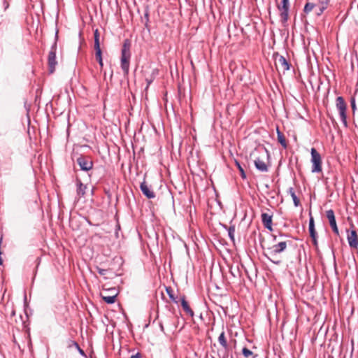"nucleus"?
Masks as SVG:
<instances>
[{"instance_id": "1", "label": "nucleus", "mask_w": 358, "mask_h": 358, "mask_svg": "<svg viewBox=\"0 0 358 358\" xmlns=\"http://www.w3.org/2000/svg\"><path fill=\"white\" fill-rule=\"evenodd\" d=\"M330 0H307L303 8L306 14L311 12L317 16H320L323 12L327 8Z\"/></svg>"}, {"instance_id": "2", "label": "nucleus", "mask_w": 358, "mask_h": 358, "mask_svg": "<svg viewBox=\"0 0 358 358\" xmlns=\"http://www.w3.org/2000/svg\"><path fill=\"white\" fill-rule=\"evenodd\" d=\"M255 153L258 154V156H255L254 160L256 168L262 172H267L268 169L266 161L268 160L269 157L268 151L264 148H259L255 150L253 155H255Z\"/></svg>"}, {"instance_id": "3", "label": "nucleus", "mask_w": 358, "mask_h": 358, "mask_svg": "<svg viewBox=\"0 0 358 358\" xmlns=\"http://www.w3.org/2000/svg\"><path fill=\"white\" fill-rule=\"evenodd\" d=\"M58 31H56L54 42L51 45L48 55V69L50 74L55 71L57 61L56 60V53L57 50Z\"/></svg>"}, {"instance_id": "4", "label": "nucleus", "mask_w": 358, "mask_h": 358, "mask_svg": "<svg viewBox=\"0 0 358 358\" xmlns=\"http://www.w3.org/2000/svg\"><path fill=\"white\" fill-rule=\"evenodd\" d=\"M130 47V41L128 39L124 40L122 48L121 67L125 75L128 74L129 69V60L131 57Z\"/></svg>"}, {"instance_id": "5", "label": "nucleus", "mask_w": 358, "mask_h": 358, "mask_svg": "<svg viewBox=\"0 0 358 358\" xmlns=\"http://www.w3.org/2000/svg\"><path fill=\"white\" fill-rule=\"evenodd\" d=\"M288 243H290L291 241H282L275 243L271 246L267 247L266 248H265L266 255L268 258H275L277 256V255L283 252L287 248Z\"/></svg>"}, {"instance_id": "6", "label": "nucleus", "mask_w": 358, "mask_h": 358, "mask_svg": "<svg viewBox=\"0 0 358 358\" xmlns=\"http://www.w3.org/2000/svg\"><path fill=\"white\" fill-rule=\"evenodd\" d=\"M118 294L119 291L116 287L106 288L103 285V291L100 293V295L106 303L112 304L116 301Z\"/></svg>"}, {"instance_id": "7", "label": "nucleus", "mask_w": 358, "mask_h": 358, "mask_svg": "<svg viewBox=\"0 0 358 358\" xmlns=\"http://www.w3.org/2000/svg\"><path fill=\"white\" fill-rule=\"evenodd\" d=\"M311 162L313 164L312 172L313 173H320L322 171V157L320 154L314 148H311Z\"/></svg>"}, {"instance_id": "8", "label": "nucleus", "mask_w": 358, "mask_h": 358, "mask_svg": "<svg viewBox=\"0 0 358 358\" xmlns=\"http://www.w3.org/2000/svg\"><path fill=\"white\" fill-rule=\"evenodd\" d=\"M336 106L337 109L339 111V114H340L341 120H342L344 126L345 127H348L347 115H346L347 105L342 96H338L336 98Z\"/></svg>"}, {"instance_id": "9", "label": "nucleus", "mask_w": 358, "mask_h": 358, "mask_svg": "<svg viewBox=\"0 0 358 358\" xmlns=\"http://www.w3.org/2000/svg\"><path fill=\"white\" fill-rule=\"evenodd\" d=\"M280 13L281 22L285 23L289 19V0H282L280 4L277 6Z\"/></svg>"}, {"instance_id": "10", "label": "nucleus", "mask_w": 358, "mask_h": 358, "mask_svg": "<svg viewBox=\"0 0 358 358\" xmlns=\"http://www.w3.org/2000/svg\"><path fill=\"white\" fill-rule=\"evenodd\" d=\"M99 33L98 29H96L94 33V50H95V56L96 60L99 62V64L101 67L103 66V60L101 57V50L100 48V41H99Z\"/></svg>"}, {"instance_id": "11", "label": "nucleus", "mask_w": 358, "mask_h": 358, "mask_svg": "<svg viewBox=\"0 0 358 358\" xmlns=\"http://www.w3.org/2000/svg\"><path fill=\"white\" fill-rule=\"evenodd\" d=\"M275 64L279 72L285 73L289 69V64L283 56L277 55L275 57Z\"/></svg>"}, {"instance_id": "12", "label": "nucleus", "mask_w": 358, "mask_h": 358, "mask_svg": "<svg viewBox=\"0 0 358 358\" xmlns=\"http://www.w3.org/2000/svg\"><path fill=\"white\" fill-rule=\"evenodd\" d=\"M326 215H327V217L329 222V224L331 226V227L332 228L334 232L336 234V235H338L339 234V232H338V227H337V224H336V218H335V215H334V212L333 210L330 209V210H328L327 212H326Z\"/></svg>"}, {"instance_id": "13", "label": "nucleus", "mask_w": 358, "mask_h": 358, "mask_svg": "<svg viewBox=\"0 0 358 358\" xmlns=\"http://www.w3.org/2000/svg\"><path fill=\"white\" fill-rule=\"evenodd\" d=\"M262 222L265 228L268 229L269 231H272V221H273V215L266 213H263L261 215Z\"/></svg>"}, {"instance_id": "14", "label": "nucleus", "mask_w": 358, "mask_h": 358, "mask_svg": "<svg viewBox=\"0 0 358 358\" xmlns=\"http://www.w3.org/2000/svg\"><path fill=\"white\" fill-rule=\"evenodd\" d=\"M348 241L351 248H357L358 245V236L355 230H352L348 235Z\"/></svg>"}, {"instance_id": "15", "label": "nucleus", "mask_w": 358, "mask_h": 358, "mask_svg": "<svg viewBox=\"0 0 358 358\" xmlns=\"http://www.w3.org/2000/svg\"><path fill=\"white\" fill-rule=\"evenodd\" d=\"M140 188L143 194L148 199H152L155 197L154 192L151 189L150 187L147 184L145 181L141 184Z\"/></svg>"}, {"instance_id": "16", "label": "nucleus", "mask_w": 358, "mask_h": 358, "mask_svg": "<svg viewBox=\"0 0 358 358\" xmlns=\"http://www.w3.org/2000/svg\"><path fill=\"white\" fill-rule=\"evenodd\" d=\"M309 233L310 236L313 240L314 245H317V233L315 229V224H314V219L312 216H310V221H309Z\"/></svg>"}, {"instance_id": "17", "label": "nucleus", "mask_w": 358, "mask_h": 358, "mask_svg": "<svg viewBox=\"0 0 358 358\" xmlns=\"http://www.w3.org/2000/svg\"><path fill=\"white\" fill-rule=\"evenodd\" d=\"M76 185L77 194L79 197V199H80L81 197L85 196L87 187V185L83 184L80 179H79L78 178H76Z\"/></svg>"}, {"instance_id": "18", "label": "nucleus", "mask_w": 358, "mask_h": 358, "mask_svg": "<svg viewBox=\"0 0 358 358\" xmlns=\"http://www.w3.org/2000/svg\"><path fill=\"white\" fill-rule=\"evenodd\" d=\"M77 163L79 165V166L80 167L81 170H83V171H89L90 170V166H88L87 159L85 156L80 155L77 159Z\"/></svg>"}, {"instance_id": "19", "label": "nucleus", "mask_w": 358, "mask_h": 358, "mask_svg": "<svg viewBox=\"0 0 358 358\" xmlns=\"http://www.w3.org/2000/svg\"><path fill=\"white\" fill-rule=\"evenodd\" d=\"M181 306H182L184 311H185L187 314L190 315L191 316L194 315V312L190 308L187 301L185 300V296H183L181 299Z\"/></svg>"}, {"instance_id": "20", "label": "nucleus", "mask_w": 358, "mask_h": 358, "mask_svg": "<svg viewBox=\"0 0 358 358\" xmlns=\"http://www.w3.org/2000/svg\"><path fill=\"white\" fill-rule=\"evenodd\" d=\"M277 136H278V141L281 144V145L284 148H286L287 146V141H286L285 136L281 131H280L278 128H277Z\"/></svg>"}, {"instance_id": "21", "label": "nucleus", "mask_w": 358, "mask_h": 358, "mask_svg": "<svg viewBox=\"0 0 358 358\" xmlns=\"http://www.w3.org/2000/svg\"><path fill=\"white\" fill-rule=\"evenodd\" d=\"M218 341L220 343V344L225 349V350H227L228 349V344H227V338H226V336H225V333L224 331H222L221 332V334H220L219 337H218Z\"/></svg>"}, {"instance_id": "22", "label": "nucleus", "mask_w": 358, "mask_h": 358, "mask_svg": "<svg viewBox=\"0 0 358 358\" xmlns=\"http://www.w3.org/2000/svg\"><path fill=\"white\" fill-rule=\"evenodd\" d=\"M289 192L290 194V196L292 198V200H293V202L294 203V206H299L300 205V200L299 199V198L295 194V192H294L293 188H292V187L289 188Z\"/></svg>"}, {"instance_id": "23", "label": "nucleus", "mask_w": 358, "mask_h": 358, "mask_svg": "<svg viewBox=\"0 0 358 358\" xmlns=\"http://www.w3.org/2000/svg\"><path fill=\"white\" fill-rule=\"evenodd\" d=\"M69 347L74 348L76 350L78 351L81 355H85L84 351L80 348V346L76 342L71 341L69 342Z\"/></svg>"}, {"instance_id": "24", "label": "nucleus", "mask_w": 358, "mask_h": 358, "mask_svg": "<svg viewBox=\"0 0 358 358\" xmlns=\"http://www.w3.org/2000/svg\"><path fill=\"white\" fill-rule=\"evenodd\" d=\"M234 233H235L234 226L229 227L228 229V234L232 241H234Z\"/></svg>"}, {"instance_id": "25", "label": "nucleus", "mask_w": 358, "mask_h": 358, "mask_svg": "<svg viewBox=\"0 0 358 358\" xmlns=\"http://www.w3.org/2000/svg\"><path fill=\"white\" fill-rule=\"evenodd\" d=\"M242 353L245 358H248L249 357L253 355V352L247 348H243Z\"/></svg>"}, {"instance_id": "26", "label": "nucleus", "mask_w": 358, "mask_h": 358, "mask_svg": "<svg viewBox=\"0 0 358 358\" xmlns=\"http://www.w3.org/2000/svg\"><path fill=\"white\" fill-rule=\"evenodd\" d=\"M236 163V165L237 166V168L238 169L240 173H241V176L243 178H246V175H245V173L244 171V169L241 166V165L240 164L239 162H238L237 161L235 162Z\"/></svg>"}, {"instance_id": "27", "label": "nucleus", "mask_w": 358, "mask_h": 358, "mask_svg": "<svg viewBox=\"0 0 358 358\" xmlns=\"http://www.w3.org/2000/svg\"><path fill=\"white\" fill-rule=\"evenodd\" d=\"M166 292L169 294V297L174 301L177 302L176 300V298L173 294V291L171 287H166Z\"/></svg>"}, {"instance_id": "28", "label": "nucleus", "mask_w": 358, "mask_h": 358, "mask_svg": "<svg viewBox=\"0 0 358 358\" xmlns=\"http://www.w3.org/2000/svg\"><path fill=\"white\" fill-rule=\"evenodd\" d=\"M97 269H98L99 273L101 275H105L108 273V271L106 269H102V268H97Z\"/></svg>"}, {"instance_id": "29", "label": "nucleus", "mask_w": 358, "mask_h": 358, "mask_svg": "<svg viewBox=\"0 0 358 358\" xmlns=\"http://www.w3.org/2000/svg\"><path fill=\"white\" fill-rule=\"evenodd\" d=\"M351 107H352L353 112H355V110H356V104H355V100L354 98H352L351 99Z\"/></svg>"}, {"instance_id": "30", "label": "nucleus", "mask_w": 358, "mask_h": 358, "mask_svg": "<svg viewBox=\"0 0 358 358\" xmlns=\"http://www.w3.org/2000/svg\"><path fill=\"white\" fill-rule=\"evenodd\" d=\"M131 358H141V355L140 353H136L131 356Z\"/></svg>"}, {"instance_id": "31", "label": "nucleus", "mask_w": 358, "mask_h": 358, "mask_svg": "<svg viewBox=\"0 0 358 358\" xmlns=\"http://www.w3.org/2000/svg\"><path fill=\"white\" fill-rule=\"evenodd\" d=\"M147 80V83H148V85H147V87H148L149 85L151 83L152 80Z\"/></svg>"}, {"instance_id": "32", "label": "nucleus", "mask_w": 358, "mask_h": 358, "mask_svg": "<svg viewBox=\"0 0 358 358\" xmlns=\"http://www.w3.org/2000/svg\"><path fill=\"white\" fill-rule=\"evenodd\" d=\"M270 259L273 262V263L278 264V262L273 260L272 258H270Z\"/></svg>"}, {"instance_id": "33", "label": "nucleus", "mask_w": 358, "mask_h": 358, "mask_svg": "<svg viewBox=\"0 0 358 358\" xmlns=\"http://www.w3.org/2000/svg\"><path fill=\"white\" fill-rule=\"evenodd\" d=\"M270 259L273 262V263L278 264V262L273 260L272 258H270Z\"/></svg>"}, {"instance_id": "34", "label": "nucleus", "mask_w": 358, "mask_h": 358, "mask_svg": "<svg viewBox=\"0 0 358 358\" xmlns=\"http://www.w3.org/2000/svg\"><path fill=\"white\" fill-rule=\"evenodd\" d=\"M231 358H233V357H231Z\"/></svg>"}]
</instances>
